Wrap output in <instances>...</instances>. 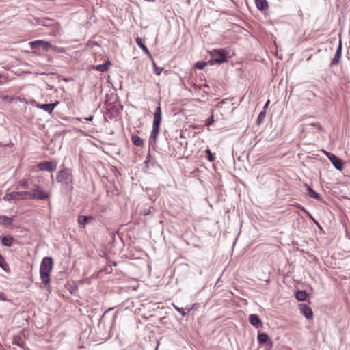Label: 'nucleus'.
<instances>
[{"mask_svg": "<svg viewBox=\"0 0 350 350\" xmlns=\"http://www.w3.org/2000/svg\"><path fill=\"white\" fill-rule=\"evenodd\" d=\"M3 199L6 201L28 200V199H44V191L39 189H33L31 191H13L4 196Z\"/></svg>", "mask_w": 350, "mask_h": 350, "instance_id": "1", "label": "nucleus"}, {"mask_svg": "<svg viewBox=\"0 0 350 350\" xmlns=\"http://www.w3.org/2000/svg\"><path fill=\"white\" fill-rule=\"evenodd\" d=\"M227 55L228 53L223 49H215L211 52L212 61L218 64L227 62Z\"/></svg>", "mask_w": 350, "mask_h": 350, "instance_id": "2", "label": "nucleus"}, {"mask_svg": "<svg viewBox=\"0 0 350 350\" xmlns=\"http://www.w3.org/2000/svg\"><path fill=\"white\" fill-rule=\"evenodd\" d=\"M72 174L69 170L65 169L58 172L56 180L57 182L64 183L68 185L72 182Z\"/></svg>", "mask_w": 350, "mask_h": 350, "instance_id": "3", "label": "nucleus"}, {"mask_svg": "<svg viewBox=\"0 0 350 350\" xmlns=\"http://www.w3.org/2000/svg\"><path fill=\"white\" fill-rule=\"evenodd\" d=\"M45 34L56 36L59 33V27L55 23L52 22L49 18L45 17Z\"/></svg>", "mask_w": 350, "mask_h": 350, "instance_id": "4", "label": "nucleus"}, {"mask_svg": "<svg viewBox=\"0 0 350 350\" xmlns=\"http://www.w3.org/2000/svg\"><path fill=\"white\" fill-rule=\"evenodd\" d=\"M26 332L21 331L17 335L13 337L12 344L24 349L25 346Z\"/></svg>", "mask_w": 350, "mask_h": 350, "instance_id": "5", "label": "nucleus"}, {"mask_svg": "<svg viewBox=\"0 0 350 350\" xmlns=\"http://www.w3.org/2000/svg\"><path fill=\"white\" fill-rule=\"evenodd\" d=\"M327 156L336 169L338 170H342L343 162L339 157L332 153H327Z\"/></svg>", "mask_w": 350, "mask_h": 350, "instance_id": "6", "label": "nucleus"}, {"mask_svg": "<svg viewBox=\"0 0 350 350\" xmlns=\"http://www.w3.org/2000/svg\"><path fill=\"white\" fill-rule=\"evenodd\" d=\"M53 267V259L51 257H45V286L49 283V273Z\"/></svg>", "mask_w": 350, "mask_h": 350, "instance_id": "7", "label": "nucleus"}, {"mask_svg": "<svg viewBox=\"0 0 350 350\" xmlns=\"http://www.w3.org/2000/svg\"><path fill=\"white\" fill-rule=\"evenodd\" d=\"M301 313L303 314L307 319H312L313 318V312L310 307L305 304L299 305Z\"/></svg>", "mask_w": 350, "mask_h": 350, "instance_id": "8", "label": "nucleus"}, {"mask_svg": "<svg viewBox=\"0 0 350 350\" xmlns=\"http://www.w3.org/2000/svg\"><path fill=\"white\" fill-rule=\"evenodd\" d=\"M161 122V108L160 105L156 108V110L154 113V119L152 126L160 127Z\"/></svg>", "mask_w": 350, "mask_h": 350, "instance_id": "9", "label": "nucleus"}, {"mask_svg": "<svg viewBox=\"0 0 350 350\" xmlns=\"http://www.w3.org/2000/svg\"><path fill=\"white\" fill-rule=\"evenodd\" d=\"M342 55V43L340 40L338 48L335 53V55L331 62L330 66L338 64L340 62V58Z\"/></svg>", "mask_w": 350, "mask_h": 350, "instance_id": "10", "label": "nucleus"}, {"mask_svg": "<svg viewBox=\"0 0 350 350\" xmlns=\"http://www.w3.org/2000/svg\"><path fill=\"white\" fill-rule=\"evenodd\" d=\"M249 321L251 325L257 328L262 326V321L256 314H250L249 316Z\"/></svg>", "mask_w": 350, "mask_h": 350, "instance_id": "11", "label": "nucleus"}, {"mask_svg": "<svg viewBox=\"0 0 350 350\" xmlns=\"http://www.w3.org/2000/svg\"><path fill=\"white\" fill-rule=\"evenodd\" d=\"M306 193L309 197L316 199V200H321V196L318 193H317L314 190H313L308 185H306Z\"/></svg>", "mask_w": 350, "mask_h": 350, "instance_id": "12", "label": "nucleus"}, {"mask_svg": "<svg viewBox=\"0 0 350 350\" xmlns=\"http://www.w3.org/2000/svg\"><path fill=\"white\" fill-rule=\"evenodd\" d=\"M135 41H136V43L137 44V46L146 53L147 54L148 56H151L150 55V53L149 51V50L148 49V48L146 46V45L144 44V41L142 40V38L137 37L136 39H135Z\"/></svg>", "mask_w": 350, "mask_h": 350, "instance_id": "13", "label": "nucleus"}, {"mask_svg": "<svg viewBox=\"0 0 350 350\" xmlns=\"http://www.w3.org/2000/svg\"><path fill=\"white\" fill-rule=\"evenodd\" d=\"M160 127L152 126V130L150 136V142H153L154 143H156Z\"/></svg>", "mask_w": 350, "mask_h": 350, "instance_id": "14", "label": "nucleus"}, {"mask_svg": "<svg viewBox=\"0 0 350 350\" xmlns=\"http://www.w3.org/2000/svg\"><path fill=\"white\" fill-rule=\"evenodd\" d=\"M57 162L55 160L45 161V171L53 172L56 170Z\"/></svg>", "mask_w": 350, "mask_h": 350, "instance_id": "15", "label": "nucleus"}, {"mask_svg": "<svg viewBox=\"0 0 350 350\" xmlns=\"http://www.w3.org/2000/svg\"><path fill=\"white\" fill-rule=\"evenodd\" d=\"M93 219V217L90 215H80L78 218V223L80 225L85 226Z\"/></svg>", "mask_w": 350, "mask_h": 350, "instance_id": "16", "label": "nucleus"}, {"mask_svg": "<svg viewBox=\"0 0 350 350\" xmlns=\"http://www.w3.org/2000/svg\"><path fill=\"white\" fill-rule=\"evenodd\" d=\"M255 3L259 10L264 11L268 8V3L266 0H255Z\"/></svg>", "mask_w": 350, "mask_h": 350, "instance_id": "17", "label": "nucleus"}, {"mask_svg": "<svg viewBox=\"0 0 350 350\" xmlns=\"http://www.w3.org/2000/svg\"><path fill=\"white\" fill-rule=\"evenodd\" d=\"M1 243L5 246L10 247L14 243V238L11 236H4L1 239Z\"/></svg>", "mask_w": 350, "mask_h": 350, "instance_id": "18", "label": "nucleus"}, {"mask_svg": "<svg viewBox=\"0 0 350 350\" xmlns=\"http://www.w3.org/2000/svg\"><path fill=\"white\" fill-rule=\"evenodd\" d=\"M12 221L13 220L11 217L5 215L0 216V224L4 226H10L12 224Z\"/></svg>", "mask_w": 350, "mask_h": 350, "instance_id": "19", "label": "nucleus"}, {"mask_svg": "<svg viewBox=\"0 0 350 350\" xmlns=\"http://www.w3.org/2000/svg\"><path fill=\"white\" fill-rule=\"evenodd\" d=\"M131 140L133 144L138 147H141L144 145L143 140L137 135H133Z\"/></svg>", "mask_w": 350, "mask_h": 350, "instance_id": "20", "label": "nucleus"}, {"mask_svg": "<svg viewBox=\"0 0 350 350\" xmlns=\"http://www.w3.org/2000/svg\"><path fill=\"white\" fill-rule=\"evenodd\" d=\"M295 297L299 301H305L307 297V293L305 291H297L295 294Z\"/></svg>", "mask_w": 350, "mask_h": 350, "instance_id": "21", "label": "nucleus"}, {"mask_svg": "<svg viewBox=\"0 0 350 350\" xmlns=\"http://www.w3.org/2000/svg\"><path fill=\"white\" fill-rule=\"evenodd\" d=\"M110 65L109 61L102 64H98L96 66V70L100 72H105L108 70Z\"/></svg>", "mask_w": 350, "mask_h": 350, "instance_id": "22", "label": "nucleus"}, {"mask_svg": "<svg viewBox=\"0 0 350 350\" xmlns=\"http://www.w3.org/2000/svg\"><path fill=\"white\" fill-rule=\"evenodd\" d=\"M59 104L58 101H56L53 103H45V111H47L48 113H51L55 106H57Z\"/></svg>", "mask_w": 350, "mask_h": 350, "instance_id": "23", "label": "nucleus"}, {"mask_svg": "<svg viewBox=\"0 0 350 350\" xmlns=\"http://www.w3.org/2000/svg\"><path fill=\"white\" fill-rule=\"evenodd\" d=\"M269 340V336L265 333H261L258 335V340L260 344H264Z\"/></svg>", "mask_w": 350, "mask_h": 350, "instance_id": "24", "label": "nucleus"}, {"mask_svg": "<svg viewBox=\"0 0 350 350\" xmlns=\"http://www.w3.org/2000/svg\"><path fill=\"white\" fill-rule=\"evenodd\" d=\"M266 111L265 110L260 112L256 120V124L260 125L265 118Z\"/></svg>", "mask_w": 350, "mask_h": 350, "instance_id": "25", "label": "nucleus"}, {"mask_svg": "<svg viewBox=\"0 0 350 350\" xmlns=\"http://www.w3.org/2000/svg\"><path fill=\"white\" fill-rule=\"evenodd\" d=\"M0 267H1L4 271H7L8 268V264L5 262L4 258L0 254Z\"/></svg>", "mask_w": 350, "mask_h": 350, "instance_id": "26", "label": "nucleus"}, {"mask_svg": "<svg viewBox=\"0 0 350 350\" xmlns=\"http://www.w3.org/2000/svg\"><path fill=\"white\" fill-rule=\"evenodd\" d=\"M40 276L42 283H44V258L40 262Z\"/></svg>", "mask_w": 350, "mask_h": 350, "instance_id": "27", "label": "nucleus"}, {"mask_svg": "<svg viewBox=\"0 0 350 350\" xmlns=\"http://www.w3.org/2000/svg\"><path fill=\"white\" fill-rule=\"evenodd\" d=\"M152 65H153L154 73L157 75H159L163 70V68L158 67L154 60H152Z\"/></svg>", "mask_w": 350, "mask_h": 350, "instance_id": "28", "label": "nucleus"}, {"mask_svg": "<svg viewBox=\"0 0 350 350\" xmlns=\"http://www.w3.org/2000/svg\"><path fill=\"white\" fill-rule=\"evenodd\" d=\"M30 44H31L32 48L36 49L39 46H42V47H44V41L43 40H36L34 42H31Z\"/></svg>", "mask_w": 350, "mask_h": 350, "instance_id": "29", "label": "nucleus"}, {"mask_svg": "<svg viewBox=\"0 0 350 350\" xmlns=\"http://www.w3.org/2000/svg\"><path fill=\"white\" fill-rule=\"evenodd\" d=\"M205 152L206 154V157H207V159L212 162L214 161L215 158H214V156L213 154H212L211 150L209 148H207L206 150H205Z\"/></svg>", "mask_w": 350, "mask_h": 350, "instance_id": "30", "label": "nucleus"}, {"mask_svg": "<svg viewBox=\"0 0 350 350\" xmlns=\"http://www.w3.org/2000/svg\"><path fill=\"white\" fill-rule=\"evenodd\" d=\"M207 64L205 62H197L195 64V67L199 70L203 69Z\"/></svg>", "mask_w": 350, "mask_h": 350, "instance_id": "31", "label": "nucleus"}, {"mask_svg": "<svg viewBox=\"0 0 350 350\" xmlns=\"http://www.w3.org/2000/svg\"><path fill=\"white\" fill-rule=\"evenodd\" d=\"M26 103L36 105L37 107L44 109V104H37L36 100L33 99H29L28 101H26Z\"/></svg>", "mask_w": 350, "mask_h": 350, "instance_id": "32", "label": "nucleus"}, {"mask_svg": "<svg viewBox=\"0 0 350 350\" xmlns=\"http://www.w3.org/2000/svg\"><path fill=\"white\" fill-rule=\"evenodd\" d=\"M174 308L176 309V310H177L178 312H180L182 316H185L187 314V313L184 311V310L183 308H178L176 306H174Z\"/></svg>", "mask_w": 350, "mask_h": 350, "instance_id": "33", "label": "nucleus"}, {"mask_svg": "<svg viewBox=\"0 0 350 350\" xmlns=\"http://www.w3.org/2000/svg\"><path fill=\"white\" fill-rule=\"evenodd\" d=\"M228 100V99H224L222 100L221 102L218 103L217 104V107L218 108H221L222 106H223V104H224L226 103V101Z\"/></svg>", "mask_w": 350, "mask_h": 350, "instance_id": "34", "label": "nucleus"}, {"mask_svg": "<svg viewBox=\"0 0 350 350\" xmlns=\"http://www.w3.org/2000/svg\"><path fill=\"white\" fill-rule=\"evenodd\" d=\"M19 185L22 188H27V181H22L21 183H19Z\"/></svg>", "mask_w": 350, "mask_h": 350, "instance_id": "35", "label": "nucleus"}, {"mask_svg": "<svg viewBox=\"0 0 350 350\" xmlns=\"http://www.w3.org/2000/svg\"><path fill=\"white\" fill-rule=\"evenodd\" d=\"M51 47V44L49 42L45 41V51H47L49 49V48Z\"/></svg>", "mask_w": 350, "mask_h": 350, "instance_id": "36", "label": "nucleus"}, {"mask_svg": "<svg viewBox=\"0 0 350 350\" xmlns=\"http://www.w3.org/2000/svg\"><path fill=\"white\" fill-rule=\"evenodd\" d=\"M51 47V44L49 42L45 41V51H47L49 49V48Z\"/></svg>", "mask_w": 350, "mask_h": 350, "instance_id": "37", "label": "nucleus"}, {"mask_svg": "<svg viewBox=\"0 0 350 350\" xmlns=\"http://www.w3.org/2000/svg\"><path fill=\"white\" fill-rule=\"evenodd\" d=\"M213 116H212L210 118L208 119L206 124L210 125L211 124L213 123Z\"/></svg>", "mask_w": 350, "mask_h": 350, "instance_id": "38", "label": "nucleus"}, {"mask_svg": "<svg viewBox=\"0 0 350 350\" xmlns=\"http://www.w3.org/2000/svg\"><path fill=\"white\" fill-rule=\"evenodd\" d=\"M269 103H270V101H269V100H268L263 107V110H265V111H266V109L268 107V106L269 105Z\"/></svg>", "mask_w": 350, "mask_h": 350, "instance_id": "39", "label": "nucleus"}, {"mask_svg": "<svg viewBox=\"0 0 350 350\" xmlns=\"http://www.w3.org/2000/svg\"><path fill=\"white\" fill-rule=\"evenodd\" d=\"M38 167L41 170H44V163L41 162L38 164Z\"/></svg>", "mask_w": 350, "mask_h": 350, "instance_id": "40", "label": "nucleus"}, {"mask_svg": "<svg viewBox=\"0 0 350 350\" xmlns=\"http://www.w3.org/2000/svg\"><path fill=\"white\" fill-rule=\"evenodd\" d=\"M93 118H94V116H90L89 117L85 118V120L86 121H92V120H93Z\"/></svg>", "mask_w": 350, "mask_h": 350, "instance_id": "41", "label": "nucleus"}, {"mask_svg": "<svg viewBox=\"0 0 350 350\" xmlns=\"http://www.w3.org/2000/svg\"><path fill=\"white\" fill-rule=\"evenodd\" d=\"M0 299H1V300H3V301L5 299L4 298V297H3V294H1V295H0Z\"/></svg>", "mask_w": 350, "mask_h": 350, "instance_id": "42", "label": "nucleus"}, {"mask_svg": "<svg viewBox=\"0 0 350 350\" xmlns=\"http://www.w3.org/2000/svg\"><path fill=\"white\" fill-rule=\"evenodd\" d=\"M47 194L45 193V196H44V198H45V200L47 198Z\"/></svg>", "mask_w": 350, "mask_h": 350, "instance_id": "43", "label": "nucleus"}, {"mask_svg": "<svg viewBox=\"0 0 350 350\" xmlns=\"http://www.w3.org/2000/svg\"><path fill=\"white\" fill-rule=\"evenodd\" d=\"M1 77V75L0 74V77Z\"/></svg>", "mask_w": 350, "mask_h": 350, "instance_id": "44", "label": "nucleus"}]
</instances>
